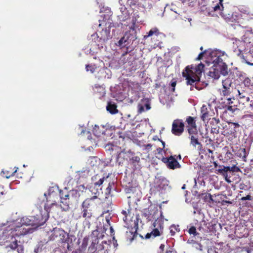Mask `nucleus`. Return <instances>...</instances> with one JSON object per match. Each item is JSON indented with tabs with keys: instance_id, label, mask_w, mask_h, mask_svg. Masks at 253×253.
I'll use <instances>...</instances> for the list:
<instances>
[{
	"instance_id": "obj_1",
	"label": "nucleus",
	"mask_w": 253,
	"mask_h": 253,
	"mask_svg": "<svg viewBox=\"0 0 253 253\" xmlns=\"http://www.w3.org/2000/svg\"><path fill=\"white\" fill-rule=\"evenodd\" d=\"M37 216L38 217L25 216L15 220H8L2 224L0 231L6 234L12 235L13 237L18 239L20 236L33 232L32 228H26L25 226L32 225L38 227L42 225L48 218L47 215L44 216V217H41V215Z\"/></svg>"
},
{
	"instance_id": "obj_2",
	"label": "nucleus",
	"mask_w": 253,
	"mask_h": 253,
	"mask_svg": "<svg viewBox=\"0 0 253 253\" xmlns=\"http://www.w3.org/2000/svg\"><path fill=\"white\" fill-rule=\"evenodd\" d=\"M203 56L206 58L208 64H213L209 73L210 77L214 79H218L220 75L226 76L228 74L227 66L223 62L228 57L225 52L217 49H209L200 53L197 58L200 60Z\"/></svg>"
},
{
	"instance_id": "obj_3",
	"label": "nucleus",
	"mask_w": 253,
	"mask_h": 253,
	"mask_svg": "<svg viewBox=\"0 0 253 253\" xmlns=\"http://www.w3.org/2000/svg\"><path fill=\"white\" fill-rule=\"evenodd\" d=\"M76 191H70L69 193H64L63 191H59L57 187L49 188L48 194H44L46 198V203L44 205V210L47 212V214L51 211L56 209L60 208L63 211H66L69 209V196Z\"/></svg>"
},
{
	"instance_id": "obj_4",
	"label": "nucleus",
	"mask_w": 253,
	"mask_h": 253,
	"mask_svg": "<svg viewBox=\"0 0 253 253\" xmlns=\"http://www.w3.org/2000/svg\"><path fill=\"white\" fill-rule=\"evenodd\" d=\"M111 23L99 20L98 29L95 34L91 35V39L97 44L98 48L103 47L105 43L112 38L110 33Z\"/></svg>"
},
{
	"instance_id": "obj_5",
	"label": "nucleus",
	"mask_w": 253,
	"mask_h": 253,
	"mask_svg": "<svg viewBox=\"0 0 253 253\" xmlns=\"http://www.w3.org/2000/svg\"><path fill=\"white\" fill-rule=\"evenodd\" d=\"M13 237L12 235L10 236L3 231L0 233V253H6V250L8 251L16 250L18 253L23 251L22 246L18 243V240Z\"/></svg>"
},
{
	"instance_id": "obj_6",
	"label": "nucleus",
	"mask_w": 253,
	"mask_h": 253,
	"mask_svg": "<svg viewBox=\"0 0 253 253\" xmlns=\"http://www.w3.org/2000/svg\"><path fill=\"white\" fill-rule=\"evenodd\" d=\"M204 65L200 63L198 65L188 66L182 72V75L186 80L187 84L194 85L200 81L204 71Z\"/></svg>"
},
{
	"instance_id": "obj_7",
	"label": "nucleus",
	"mask_w": 253,
	"mask_h": 253,
	"mask_svg": "<svg viewBox=\"0 0 253 253\" xmlns=\"http://www.w3.org/2000/svg\"><path fill=\"white\" fill-rule=\"evenodd\" d=\"M120 4L129 6L133 10L144 12L149 7V0H119Z\"/></svg>"
},
{
	"instance_id": "obj_8",
	"label": "nucleus",
	"mask_w": 253,
	"mask_h": 253,
	"mask_svg": "<svg viewBox=\"0 0 253 253\" xmlns=\"http://www.w3.org/2000/svg\"><path fill=\"white\" fill-rule=\"evenodd\" d=\"M93 242L88 248L89 253H108L111 248L110 241H103L101 243L98 244Z\"/></svg>"
},
{
	"instance_id": "obj_9",
	"label": "nucleus",
	"mask_w": 253,
	"mask_h": 253,
	"mask_svg": "<svg viewBox=\"0 0 253 253\" xmlns=\"http://www.w3.org/2000/svg\"><path fill=\"white\" fill-rule=\"evenodd\" d=\"M54 235L56 238H58L59 240L63 243L67 244V248L68 250H72V245L73 240L75 239V237L72 235H69L65 232L63 230L59 228L54 229Z\"/></svg>"
},
{
	"instance_id": "obj_10",
	"label": "nucleus",
	"mask_w": 253,
	"mask_h": 253,
	"mask_svg": "<svg viewBox=\"0 0 253 253\" xmlns=\"http://www.w3.org/2000/svg\"><path fill=\"white\" fill-rule=\"evenodd\" d=\"M222 1L223 0H217L213 1L211 4L208 5L210 12L212 14L210 16H213L215 15V12H220L223 9Z\"/></svg>"
},
{
	"instance_id": "obj_11",
	"label": "nucleus",
	"mask_w": 253,
	"mask_h": 253,
	"mask_svg": "<svg viewBox=\"0 0 253 253\" xmlns=\"http://www.w3.org/2000/svg\"><path fill=\"white\" fill-rule=\"evenodd\" d=\"M231 249L227 245L218 244L208 250V253H230Z\"/></svg>"
},
{
	"instance_id": "obj_12",
	"label": "nucleus",
	"mask_w": 253,
	"mask_h": 253,
	"mask_svg": "<svg viewBox=\"0 0 253 253\" xmlns=\"http://www.w3.org/2000/svg\"><path fill=\"white\" fill-rule=\"evenodd\" d=\"M163 162L167 164V167L170 169H175L180 168V165L172 156L169 157H163L162 159Z\"/></svg>"
},
{
	"instance_id": "obj_13",
	"label": "nucleus",
	"mask_w": 253,
	"mask_h": 253,
	"mask_svg": "<svg viewBox=\"0 0 253 253\" xmlns=\"http://www.w3.org/2000/svg\"><path fill=\"white\" fill-rule=\"evenodd\" d=\"M134 37L128 33H126L125 35L116 43L117 46L123 48L130 44L131 41H134Z\"/></svg>"
},
{
	"instance_id": "obj_14",
	"label": "nucleus",
	"mask_w": 253,
	"mask_h": 253,
	"mask_svg": "<svg viewBox=\"0 0 253 253\" xmlns=\"http://www.w3.org/2000/svg\"><path fill=\"white\" fill-rule=\"evenodd\" d=\"M184 124L181 120H174L172 124V132L176 135H180L183 131Z\"/></svg>"
},
{
	"instance_id": "obj_15",
	"label": "nucleus",
	"mask_w": 253,
	"mask_h": 253,
	"mask_svg": "<svg viewBox=\"0 0 253 253\" xmlns=\"http://www.w3.org/2000/svg\"><path fill=\"white\" fill-rule=\"evenodd\" d=\"M197 228L201 235H204L211 231V224L205 219H203L197 224Z\"/></svg>"
},
{
	"instance_id": "obj_16",
	"label": "nucleus",
	"mask_w": 253,
	"mask_h": 253,
	"mask_svg": "<svg viewBox=\"0 0 253 253\" xmlns=\"http://www.w3.org/2000/svg\"><path fill=\"white\" fill-rule=\"evenodd\" d=\"M232 84V80L230 78H227L222 81L223 90L222 93L224 96H228L233 91V88L231 87Z\"/></svg>"
},
{
	"instance_id": "obj_17",
	"label": "nucleus",
	"mask_w": 253,
	"mask_h": 253,
	"mask_svg": "<svg viewBox=\"0 0 253 253\" xmlns=\"http://www.w3.org/2000/svg\"><path fill=\"white\" fill-rule=\"evenodd\" d=\"M186 122L188 124V130L190 135L197 134V129L195 121L194 118L192 117H188L186 119Z\"/></svg>"
},
{
	"instance_id": "obj_18",
	"label": "nucleus",
	"mask_w": 253,
	"mask_h": 253,
	"mask_svg": "<svg viewBox=\"0 0 253 253\" xmlns=\"http://www.w3.org/2000/svg\"><path fill=\"white\" fill-rule=\"evenodd\" d=\"M122 213L124 216L123 219L126 223L125 225L126 227L128 228L135 224V221L132 220L133 217L129 211L127 212L126 211H123Z\"/></svg>"
},
{
	"instance_id": "obj_19",
	"label": "nucleus",
	"mask_w": 253,
	"mask_h": 253,
	"mask_svg": "<svg viewBox=\"0 0 253 253\" xmlns=\"http://www.w3.org/2000/svg\"><path fill=\"white\" fill-rule=\"evenodd\" d=\"M125 5L121 4L122 6L120 8V13L118 15V17L120 21H125L129 16V12L125 7Z\"/></svg>"
},
{
	"instance_id": "obj_20",
	"label": "nucleus",
	"mask_w": 253,
	"mask_h": 253,
	"mask_svg": "<svg viewBox=\"0 0 253 253\" xmlns=\"http://www.w3.org/2000/svg\"><path fill=\"white\" fill-rule=\"evenodd\" d=\"M194 135V134L190 135H191V136H190V140H191L190 144L195 148L197 146V148L198 150L199 151V154H200L201 153H203L202 145L199 142L198 138L197 137H196Z\"/></svg>"
},
{
	"instance_id": "obj_21",
	"label": "nucleus",
	"mask_w": 253,
	"mask_h": 253,
	"mask_svg": "<svg viewBox=\"0 0 253 253\" xmlns=\"http://www.w3.org/2000/svg\"><path fill=\"white\" fill-rule=\"evenodd\" d=\"M161 223L159 221L156 220L153 224L154 227H156L157 226H159L160 225ZM160 235V232L158 228H155L150 233H147L145 236L146 239H149L151 237V236H153L154 237H155L158 236Z\"/></svg>"
},
{
	"instance_id": "obj_22",
	"label": "nucleus",
	"mask_w": 253,
	"mask_h": 253,
	"mask_svg": "<svg viewBox=\"0 0 253 253\" xmlns=\"http://www.w3.org/2000/svg\"><path fill=\"white\" fill-rule=\"evenodd\" d=\"M106 129L103 126H98L95 125L93 127V132L94 135L97 137H100L101 135H103L105 133Z\"/></svg>"
},
{
	"instance_id": "obj_23",
	"label": "nucleus",
	"mask_w": 253,
	"mask_h": 253,
	"mask_svg": "<svg viewBox=\"0 0 253 253\" xmlns=\"http://www.w3.org/2000/svg\"><path fill=\"white\" fill-rule=\"evenodd\" d=\"M187 243L191 245L192 248L194 251H197L199 253H203V247L200 243L193 240L190 241L188 240Z\"/></svg>"
},
{
	"instance_id": "obj_24",
	"label": "nucleus",
	"mask_w": 253,
	"mask_h": 253,
	"mask_svg": "<svg viewBox=\"0 0 253 253\" xmlns=\"http://www.w3.org/2000/svg\"><path fill=\"white\" fill-rule=\"evenodd\" d=\"M98 192L95 193V194L97 195ZM97 197V195L94 196L90 198L86 199L82 204V207L84 209H88L90 207V206L93 205V202L94 199H96Z\"/></svg>"
},
{
	"instance_id": "obj_25",
	"label": "nucleus",
	"mask_w": 253,
	"mask_h": 253,
	"mask_svg": "<svg viewBox=\"0 0 253 253\" xmlns=\"http://www.w3.org/2000/svg\"><path fill=\"white\" fill-rule=\"evenodd\" d=\"M208 110L206 105H203L201 108V118L205 121L208 117Z\"/></svg>"
},
{
	"instance_id": "obj_26",
	"label": "nucleus",
	"mask_w": 253,
	"mask_h": 253,
	"mask_svg": "<svg viewBox=\"0 0 253 253\" xmlns=\"http://www.w3.org/2000/svg\"><path fill=\"white\" fill-rule=\"evenodd\" d=\"M106 109L108 112L112 114H116L118 112L116 106L115 104H112L110 103L108 104Z\"/></svg>"
},
{
	"instance_id": "obj_27",
	"label": "nucleus",
	"mask_w": 253,
	"mask_h": 253,
	"mask_svg": "<svg viewBox=\"0 0 253 253\" xmlns=\"http://www.w3.org/2000/svg\"><path fill=\"white\" fill-rule=\"evenodd\" d=\"M188 232L190 235H193V236L201 235L200 232L198 231L196 228L194 226H191L189 227Z\"/></svg>"
},
{
	"instance_id": "obj_28",
	"label": "nucleus",
	"mask_w": 253,
	"mask_h": 253,
	"mask_svg": "<svg viewBox=\"0 0 253 253\" xmlns=\"http://www.w3.org/2000/svg\"><path fill=\"white\" fill-rule=\"evenodd\" d=\"M243 83L245 86L250 89L253 88V80H252L249 78L246 77L243 81Z\"/></svg>"
},
{
	"instance_id": "obj_29",
	"label": "nucleus",
	"mask_w": 253,
	"mask_h": 253,
	"mask_svg": "<svg viewBox=\"0 0 253 253\" xmlns=\"http://www.w3.org/2000/svg\"><path fill=\"white\" fill-rule=\"evenodd\" d=\"M165 183H156L157 186L161 190H167L169 189V183H167V181H165Z\"/></svg>"
},
{
	"instance_id": "obj_30",
	"label": "nucleus",
	"mask_w": 253,
	"mask_h": 253,
	"mask_svg": "<svg viewBox=\"0 0 253 253\" xmlns=\"http://www.w3.org/2000/svg\"><path fill=\"white\" fill-rule=\"evenodd\" d=\"M238 154H239V155H238L239 157L242 158L243 160L244 161H246V159L248 155V153L246 152V149L245 148H241L239 150Z\"/></svg>"
},
{
	"instance_id": "obj_31",
	"label": "nucleus",
	"mask_w": 253,
	"mask_h": 253,
	"mask_svg": "<svg viewBox=\"0 0 253 253\" xmlns=\"http://www.w3.org/2000/svg\"><path fill=\"white\" fill-rule=\"evenodd\" d=\"M170 233L171 236H174L176 232H178L180 231L178 225H172L169 227Z\"/></svg>"
},
{
	"instance_id": "obj_32",
	"label": "nucleus",
	"mask_w": 253,
	"mask_h": 253,
	"mask_svg": "<svg viewBox=\"0 0 253 253\" xmlns=\"http://www.w3.org/2000/svg\"><path fill=\"white\" fill-rule=\"evenodd\" d=\"M159 34V33L158 29L157 28H154L148 32L147 35L144 36V38L146 39L149 37L152 36L153 35H156L157 36Z\"/></svg>"
},
{
	"instance_id": "obj_33",
	"label": "nucleus",
	"mask_w": 253,
	"mask_h": 253,
	"mask_svg": "<svg viewBox=\"0 0 253 253\" xmlns=\"http://www.w3.org/2000/svg\"><path fill=\"white\" fill-rule=\"evenodd\" d=\"M202 198L205 202L211 203L213 201L212 196L209 193H205L202 195Z\"/></svg>"
},
{
	"instance_id": "obj_34",
	"label": "nucleus",
	"mask_w": 253,
	"mask_h": 253,
	"mask_svg": "<svg viewBox=\"0 0 253 253\" xmlns=\"http://www.w3.org/2000/svg\"><path fill=\"white\" fill-rule=\"evenodd\" d=\"M210 10L208 5H203L201 7V12L206 15L210 16V14H212L210 13Z\"/></svg>"
},
{
	"instance_id": "obj_35",
	"label": "nucleus",
	"mask_w": 253,
	"mask_h": 253,
	"mask_svg": "<svg viewBox=\"0 0 253 253\" xmlns=\"http://www.w3.org/2000/svg\"><path fill=\"white\" fill-rule=\"evenodd\" d=\"M98 158L95 157H90L88 160V163L92 167H94V166L96 165L98 163Z\"/></svg>"
},
{
	"instance_id": "obj_36",
	"label": "nucleus",
	"mask_w": 253,
	"mask_h": 253,
	"mask_svg": "<svg viewBox=\"0 0 253 253\" xmlns=\"http://www.w3.org/2000/svg\"><path fill=\"white\" fill-rule=\"evenodd\" d=\"M92 216V213L88 211L87 209H84L83 211V216L85 219H89Z\"/></svg>"
},
{
	"instance_id": "obj_37",
	"label": "nucleus",
	"mask_w": 253,
	"mask_h": 253,
	"mask_svg": "<svg viewBox=\"0 0 253 253\" xmlns=\"http://www.w3.org/2000/svg\"><path fill=\"white\" fill-rule=\"evenodd\" d=\"M104 90V88L102 86L95 85L94 86L95 91L100 92L101 95H104L105 94Z\"/></svg>"
},
{
	"instance_id": "obj_38",
	"label": "nucleus",
	"mask_w": 253,
	"mask_h": 253,
	"mask_svg": "<svg viewBox=\"0 0 253 253\" xmlns=\"http://www.w3.org/2000/svg\"><path fill=\"white\" fill-rule=\"evenodd\" d=\"M85 69L87 72L90 71L91 73H93L95 71L96 67L92 64L86 65Z\"/></svg>"
},
{
	"instance_id": "obj_39",
	"label": "nucleus",
	"mask_w": 253,
	"mask_h": 253,
	"mask_svg": "<svg viewBox=\"0 0 253 253\" xmlns=\"http://www.w3.org/2000/svg\"><path fill=\"white\" fill-rule=\"evenodd\" d=\"M145 107L146 108L145 110H148L150 109V104L148 103L145 104ZM138 109H139V111L140 113H141L142 112H143L145 110V109L142 104H139Z\"/></svg>"
},
{
	"instance_id": "obj_40",
	"label": "nucleus",
	"mask_w": 253,
	"mask_h": 253,
	"mask_svg": "<svg viewBox=\"0 0 253 253\" xmlns=\"http://www.w3.org/2000/svg\"><path fill=\"white\" fill-rule=\"evenodd\" d=\"M88 238L85 237L84 238L83 242H82L81 247L82 250H84L86 249V248L88 245Z\"/></svg>"
},
{
	"instance_id": "obj_41",
	"label": "nucleus",
	"mask_w": 253,
	"mask_h": 253,
	"mask_svg": "<svg viewBox=\"0 0 253 253\" xmlns=\"http://www.w3.org/2000/svg\"><path fill=\"white\" fill-rule=\"evenodd\" d=\"M79 129H80L81 130V134H86V135L87 137V138L89 140H90L91 139V137H90L91 134H90L89 131L84 130L83 128H82V127H81V126H80Z\"/></svg>"
},
{
	"instance_id": "obj_42",
	"label": "nucleus",
	"mask_w": 253,
	"mask_h": 253,
	"mask_svg": "<svg viewBox=\"0 0 253 253\" xmlns=\"http://www.w3.org/2000/svg\"><path fill=\"white\" fill-rule=\"evenodd\" d=\"M239 126V125L238 124L235 123H230V127H231V129H232V130L231 131V134L235 133L236 131V130H235V128Z\"/></svg>"
},
{
	"instance_id": "obj_43",
	"label": "nucleus",
	"mask_w": 253,
	"mask_h": 253,
	"mask_svg": "<svg viewBox=\"0 0 253 253\" xmlns=\"http://www.w3.org/2000/svg\"><path fill=\"white\" fill-rule=\"evenodd\" d=\"M170 9L174 12L175 13L180 14L181 13V10L177 7H176L175 5L172 4L170 7Z\"/></svg>"
},
{
	"instance_id": "obj_44",
	"label": "nucleus",
	"mask_w": 253,
	"mask_h": 253,
	"mask_svg": "<svg viewBox=\"0 0 253 253\" xmlns=\"http://www.w3.org/2000/svg\"><path fill=\"white\" fill-rule=\"evenodd\" d=\"M18 168L17 167H15V171L11 174V175H4V174H5V171H2L1 172V174L2 176H3L4 177H6V178H9L11 176H12L14 175V174L16 172V171H17Z\"/></svg>"
},
{
	"instance_id": "obj_45",
	"label": "nucleus",
	"mask_w": 253,
	"mask_h": 253,
	"mask_svg": "<svg viewBox=\"0 0 253 253\" xmlns=\"http://www.w3.org/2000/svg\"><path fill=\"white\" fill-rule=\"evenodd\" d=\"M108 176H107L106 177V179L107 178H108ZM105 179V178L104 177L100 178L99 180L97 182H96L94 183V185L95 186H100L103 183L104 180Z\"/></svg>"
},
{
	"instance_id": "obj_46",
	"label": "nucleus",
	"mask_w": 253,
	"mask_h": 253,
	"mask_svg": "<svg viewBox=\"0 0 253 253\" xmlns=\"http://www.w3.org/2000/svg\"><path fill=\"white\" fill-rule=\"evenodd\" d=\"M238 95L240 98H244L247 96V93L244 91L241 92L239 90H238Z\"/></svg>"
},
{
	"instance_id": "obj_47",
	"label": "nucleus",
	"mask_w": 253,
	"mask_h": 253,
	"mask_svg": "<svg viewBox=\"0 0 253 253\" xmlns=\"http://www.w3.org/2000/svg\"><path fill=\"white\" fill-rule=\"evenodd\" d=\"M252 200V197L250 195H248L246 197H243L241 198V200L242 201H246V200Z\"/></svg>"
},
{
	"instance_id": "obj_48",
	"label": "nucleus",
	"mask_w": 253,
	"mask_h": 253,
	"mask_svg": "<svg viewBox=\"0 0 253 253\" xmlns=\"http://www.w3.org/2000/svg\"><path fill=\"white\" fill-rule=\"evenodd\" d=\"M232 100H234V98H228L227 99L226 102H225L226 103V104L230 105V104H231L233 103Z\"/></svg>"
},
{
	"instance_id": "obj_49",
	"label": "nucleus",
	"mask_w": 253,
	"mask_h": 253,
	"mask_svg": "<svg viewBox=\"0 0 253 253\" xmlns=\"http://www.w3.org/2000/svg\"><path fill=\"white\" fill-rule=\"evenodd\" d=\"M236 109V108L235 107V106H231V105H229L227 107V109L229 110V111H232V112H234L235 109Z\"/></svg>"
},
{
	"instance_id": "obj_50",
	"label": "nucleus",
	"mask_w": 253,
	"mask_h": 253,
	"mask_svg": "<svg viewBox=\"0 0 253 253\" xmlns=\"http://www.w3.org/2000/svg\"><path fill=\"white\" fill-rule=\"evenodd\" d=\"M144 147H145L144 149L146 150L149 151L151 148L152 145L150 144H147L146 145H145Z\"/></svg>"
},
{
	"instance_id": "obj_51",
	"label": "nucleus",
	"mask_w": 253,
	"mask_h": 253,
	"mask_svg": "<svg viewBox=\"0 0 253 253\" xmlns=\"http://www.w3.org/2000/svg\"><path fill=\"white\" fill-rule=\"evenodd\" d=\"M175 85H176V82H171V86L172 87V89H171L172 91H174Z\"/></svg>"
},
{
	"instance_id": "obj_52",
	"label": "nucleus",
	"mask_w": 253,
	"mask_h": 253,
	"mask_svg": "<svg viewBox=\"0 0 253 253\" xmlns=\"http://www.w3.org/2000/svg\"><path fill=\"white\" fill-rule=\"evenodd\" d=\"M233 167L231 168L230 167H226L224 168L223 170L227 171L228 170H233Z\"/></svg>"
},
{
	"instance_id": "obj_53",
	"label": "nucleus",
	"mask_w": 253,
	"mask_h": 253,
	"mask_svg": "<svg viewBox=\"0 0 253 253\" xmlns=\"http://www.w3.org/2000/svg\"><path fill=\"white\" fill-rule=\"evenodd\" d=\"M225 176V181L228 183H230L231 182V180L227 177V174H226L224 175Z\"/></svg>"
},
{
	"instance_id": "obj_54",
	"label": "nucleus",
	"mask_w": 253,
	"mask_h": 253,
	"mask_svg": "<svg viewBox=\"0 0 253 253\" xmlns=\"http://www.w3.org/2000/svg\"><path fill=\"white\" fill-rule=\"evenodd\" d=\"M132 160L136 162H139L140 161V158L139 157L136 156L132 158Z\"/></svg>"
},
{
	"instance_id": "obj_55",
	"label": "nucleus",
	"mask_w": 253,
	"mask_h": 253,
	"mask_svg": "<svg viewBox=\"0 0 253 253\" xmlns=\"http://www.w3.org/2000/svg\"><path fill=\"white\" fill-rule=\"evenodd\" d=\"M113 246H114V247L115 248L117 247V246H118V244L117 243V241L115 239V238L113 237Z\"/></svg>"
},
{
	"instance_id": "obj_56",
	"label": "nucleus",
	"mask_w": 253,
	"mask_h": 253,
	"mask_svg": "<svg viewBox=\"0 0 253 253\" xmlns=\"http://www.w3.org/2000/svg\"><path fill=\"white\" fill-rule=\"evenodd\" d=\"M164 247H165V245H163V244H161L160 247V249L163 251L164 250Z\"/></svg>"
},
{
	"instance_id": "obj_57",
	"label": "nucleus",
	"mask_w": 253,
	"mask_h": 253,
	"mask_svg": "<svg viewBox=\"0 0 253 253\" xmlns=\"http://www.w3.org/2000/svg\"><path fill=\"white\" fill-rule=\"evenodd\" d=\"M79 189L80 190L83 191L84 189V186L81 185L79 186Z\"/></svg>"
},
{
	"instance_id": "obj_58",
	"label": "nucleus",
	"mask_w": 253,
	"mask_h": 253,
	"mask_svg": "<svg viewBox=\"0 0 253 253\" xmlns=\"http://www.w3.org/2000/svg\"><path fill=\"white\" fill-rule=\"evenodd\" d=\"M223 203H227V204H232V202L231 201H226V200H224L223 201Z\"/></svg>"
},
{
	"instance_id": "obj_59",
	"label": "nucleus",
	"mask_w": 253,
	"mask_h": 253,
	"mask_svg": "<svg viewBox=\"0 0 253 253\" xmlns=\"http://www.w3.org/2000/svg\"><path fill=\"white\" fill-rule=\"evenodd\" d=\"M245 98H246L247 101H249V100H250L249 97L246 96V97Z\"/></svg>"
},
{
	"instance_id": "obj_60",
	"label": "nucleus",
	"mask_w": 253,
	"mask_h": 253,
	"mask_svg": "<svg viewBox=\"0 0 253 253\" xmlns=\"http://www.w3.org/2000/svg\"><path fill=\"white\" fill-rule=\"evenodd\" d=\"M162 142V145H163V148H165V143L163 141H161Z\"/></svg>"
},
{
	"instance_id": "obj_61",
	"label": "nucleus",
	"mask_w": 253,
	"mask_h": 253,
	"mask_svg": "<svg viewBox=\"0 0 253 253\" xmlns=\"http://www.w3.org/2000/svg\"><path fill=\"white\" fill-rule=\"evenodd\" d=\"M110 231L111 233H113L114 232V230L113 229V228L112 227H110Z\"/></svg>"
},
{
	"instance_id": "obj_62",
	"label": "nucleus",
	"mask_w": 253,
	"mask_h": 253,
	"mask_svg": "<svg viewBox=\"0 0 253 253\" xmlns=\"http://www.w3.org/2000/svg\"><path fill=\"white\" fill-rule=\"evenodd\" d=\"M157 150H158L159 153H160V152L162 151V149L161 148L158 149Z\"/></svg>"
},
{
	"instance_id": "obj_63",
	"label": "nucleus",
	"mask_w": 253,
	"mask_h": 253,
	"mask_svg": "<svg viewBox=\"0 0 253 253\" xmlns=\"http://www.w3.org/2000/svg\"><path fill=\"white\" fill-rule=\"evenodd\" d=\"M247 63L249 65H253V63H251L250 62H247Z\"/></svg>"
},
{
	"instance_id": "obj_64",
	"label": "nucleus",
	"mask_w": 253,
	"mask_h": 253,
	"mask_svg": "<svg viewBox=\"0 0 253 253\" xmlns=\"http://www.w3.org/2000/svg\"><path fill=\"white\" fill-rule=\"evenodd\" d=\"M166 253H172L171 251H167Z\"/></svg>"
}]
</instances>
